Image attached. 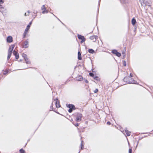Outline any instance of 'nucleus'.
<instances>
[{
    "instance_id": "19",
    "label": "nucleus",
    "mask_w": 153,
    "mask_h": 153,
    "mask_svg": "<svg viewBox=\"0 0 153 153\" xmlns=\"http://www.w3.org/2000/svg\"><path fill=\"white\" fill-rule=\"evenodd\" d=\"M117 51L116 50H113L112 51V52L115 54H116V53L117 52Z\"/></svg>"
},
{
    "instance_id": "17",
    "label": "nucleus",
    "mask_w": 153,
    "mask_h": 153,
    "mask_svg": "<svg viewBox=\"0 0 153 153\" xmlns=\"http://www.w3.org/2000/svg\"><path fill=\"white\" fill-rule=\"evenodd\" d=\"M27 41L26 42H25V44H24V47L25 48H27L28 47V46H27Z\"/></svg>"
},
{
    "instance_id": "25",
    "label": "nucleus",
    "mask_w": 153,
    "mask_h": 153,
    "mask_svg": "<svg viewBox=\"0 0 153 153\" xmlns=\"http://www.w3.org/2000/svg\"><path fill=\"white\" fill-rule=\"evenodd\" d=\"M98 91V89H95V90L94 91V93H97Z\"/></svg>"
},
{
    "instance_id": "30",
    "label": "nucleus",
    "mask_w": 153,
    "mask_h": 153,
    "mask_svg": "<svg viewBox=\"0 0 153 153\" xmlns=\"http://www.w3.org/2000/svg\"><path fill=\"white\" fill-rule=\"evenodd\" d=\"M130 75L131 76V77H133V75L131 74H130Z\"/></svg>"
},
{
    "instance_id": "24",
    "label": "nucleus",
    "mask_w": 153,
    "mask_h": 153,
    "mask_svg": "<svg viewBox=\"0 0 153 153\" xmlns=\"http://www.w3.org/2000/svg\"><path fill=\"white\" fill-rule=\"evenodd\" d=\"M73 109L70 108L68 110V111L69 112L71 113Z\"/></svg>"
},
{
    "instance_id": "8",
    "label": "nucleus",
    "mask_w": 153,
    "mask_h": 153,
    "mask_svg": "<svg viewBox=\"0 0 153 153\" xmlns=\"http://www.w3.org/2000/svg\"><path fill=\"white\" fill-rule=\"evenodd\" d=\"M82 115L80 114L78 117H76V121L77 122L81 120Z\"/></svg>"
},
{
    "instance_id": "32",
    "label": "nucleus",
    "mask_w": 153,
    "mask_h": 153,
    "mask_svg": "<svg viewBox=\"0 0 153 153\" xmlns=\"http://www.w3.org/2000/svg\"><path fill=\"white\" fill-rule=\"evenodd\" d=\"M27 12H28V13H30V12L29 11H28Z\"/></svg>"
},
{
    "instance_id": "20",
    "label": "nucleus",
    "mask_w": 153,
    "mask_h": 153,
    "mask_svg": "<svg viewBox=\"0 0 153 153\" xmlns=\"http://www.w3.org/2000/svg\"><path fill=\"white\" fill-rule=\"evenodd\" d=\"M116 55L117 56L120 57L121 56V54L120 53L117 52L116 53Z\"/></svg>"
},
{
    "instance_id": "2",
    "label": "nucleus",
    "mask_w": 153,
    "mask_h": 153,
    "mask_svg": "<svg viewBox=\"0 0 153 153\" xmlns=\"http://www.w3.org/2000/svg\"><path fill=\"white\" fill-rule=\"evenodd\" d=\"M132 79L131 78H130L129 77H126L124 78L123 80L125 82H128L129 83H134L135 84V82H136L134 80H131V81H127V79Z\"/></svg>"
},
{
    "instance_id": "10",
    "label": "nucleus",
    "mask_w": 153,
    "mask_h": 153,
    "mask_svg": "<svg viewBox=\"0 0 153 153\" xmlns=\"http://www.w3.org/2000/svg\"><path fill=\"white\" fill-rule=\"evenodd\" d=\"M67 106L69 108H71L73 109L74 108L75 106L74 105L71 104H69Z\"/></svg>"
},
{
    "instance_id": "16",
    "label": "nucleus",
    "mask_w": 153,
    "mask_h": 153,
    "mask_svg": "<svg viewBox=\"0 0 153 153\" xmlns=\"http://www.w3.org/2000/svg\"><path fill=\"white\" fill-rule=\"evenodd\" d=\"M88 52L90 53H93L94 52V51L92 49H90L88 50Z\"/></svg>"
},
{
    "instance_id": "7",
    "label": "nucleus",
    "mask_w": 153,
    "mask_h": 153,
    "mask_svg": "<svg viewBox=\"0 0 153 153\" xmlns=\"http://www.w3.org/2000/svg\"><path fill=\"white\" fill-rule=\"evenodd\" d=\"M13 54L15 56L16 59H18L19 58V54L17 52L14 51L13 52Z\"/></svg>"
},
{
    "instance_id": "3",
    "label": "nucleus",
    "mask_w": 153,
    "mask_h": 153,
    "mask_svg": "<svg viewBox=\"0 0 153 153\" xmlns=\"http://www.w3.org/2000/svg\"><path fill=\"white\" fill-rule=\"evenodd\" d=\"M31 23H32V22H30V23L27 26V27L26 28V29L25 30V32L24 33V37L25 36L26 34L27 33L29 29L31 24Z\"/></svg>"
},
{
    "instance_id": "22",
    "label": "nucleus",
    "mask_w": 153,
    "mask_h": 153,
    "mask_svg": "<svg viewBox=\"0 0 153 153\" xmlns=\"http://www.w3.org/2000/svg\"><path fill=\"white\" fill-rule=\"evenodd\" d=\"M123 64L124 66H126V62L125 61H123Z\"/></svg>"
},
{
    "instance_id": "27",
    "label": "nucleus",
    "mask_w": 153,
    "mask_h": 153,
    "mask_svg": "<svg viewBox=\"0 0 153 153\" xmlns=\"http://www.w3.org/2000/svg\"><path fill=\"white\" fill-rule=\"evenodd\" d=\"M107 124L108 125H110V124H111V123H110L109 122H108L107 123Z\"/></svg>"
},
{
    "instance_id": "12",
    "label": "nucleus",
    "mask_w": 153,
    "mask_h": 153,
    "mask_svg": "<svg viewBox=\"0 0 153 153\" xmlns=\"http://www.w3.org/2000/svg\"><path fill=\"white\" fill-rule=\"evenodd\" d=\"M56 107L57 108H59L60 107V105L59 102H58L57 100V99H56Z\"/></svg>"
},
{
    "instance_id": "14",
    "label": "nucleus",
    "mask_w": 153,
    "mask_h": 153,
    "mask_svg": "<svg viewBox=\"0 0 153 153\" xmlns=\"http://www.w3.org/2000/svg\"><path fill=\"white\" fill-rule=\"evenodd\" d=\"M125 132L128 136H129L131 134V132H129L127 130H125Z\"/></svg>"
},
{
    "instance_id": "26",
    "label": "nucleus",
    "mask_w": 153,
    "mask_h": 153,
    "mask_svg": "<svg viewBox=\"0 0 153 153\" xmlns=\"http://www.w3.org/2000/svg\"><path fill=\"white\" fill-rule=\"evenodd\" d=\"M132 153V149H129V153Z\"/></svg>"
},
{
    "instance_id": "21",
    "label": "nucleus",
    "mask_w": 153,
    "mask_h": 153,
    "mask_svg": "<svg viewBox=\"0 0 153 153\" xmlns=\"http://www.w3.org/2000/svg\"><path fill=\"white\" fill-rule=\"evenodd\" d=\"M19 151L21 153H24L25 151L22 149H20Z\"/></svg>"
},
{
    "instance_id": "28",
    "label": "nucleus",
    "mask_w": 153,
    "mask_h": 153,
    "mask_svg": "<svg viewBox=\"0 0 153 153\" xmlns=\"http://www.w3.org/2000/svg\"><path fill=\"white\" fill-rule=\"evenodd\" d=\"M82 143H82H81V145L82 146V147H81V149H83L82 147V146H83Z\"/></svg>"
},
{
    "instance_id": "5",
    "label": "nucleus",
    "mask_w": 153,
    "mask_h": 153,
    "mask_svg": "<svg viewBox=\"0 0 153 153\" xmlns=\"http://www.w3.org/2000/svg\"><path fill=\"white\" fill-rule=\"evenodd\" d=\"M42 10H43L42 12V13L43 14H44L45 13H48V11L46 10V8L45 7V5H43L41 8Z\"/></svg>"
},
{
    "instance_id": "4",
    "label": "nucleus",
    "mask_w": 153,
    "mask_h": 153,
    "mask_svg": "<svg viewBox=\"0 0 153 153\" xmlns=\"http://www.w3.org/2000/svg\"><path fill=\"white\" fill-rule=\"evenodd\" d=\"M78 37L79 39H81L82 40L81 41V43L84 42L85 41V38L83 36L80 35H78Z\"/></svg>"
},
{
    "instance_id": "23",
    "label": "nucleus",
    "mask_w": 153,
    "mask_h": 153,
    "mask_svg": "<svg viewBox=\"0 0 153 153\" xmlns=\"http://www.w3.org/2000/svg\"><path fill=\"white\" fill-rule=\"evenodd\" d=\"M89 74L91 76H93L94 75V74L93 73H89Z\"/></svg>"
},
{
    "instance_id": "29",
    "label": "nucleus",
    "mask_w": 153,
    "mask_h": 153,
    "mask_svg": "<svg viewBox=\"0 0 153 153\" xmlns=\"http://www.w3.org/2000/svg\"><path fill=\"white\" fill-rule=\"evenodd\" d=\"M75 126H79V124L78 123H76V125H75Z\"/></svg>"
},
{
    "instance_id": "9",
    "label": "nucleus",
    "mask_w": 153,
    "mask_h": 153,
    "mask_svg": "<svg viewBox=\"0 0 153 153\" xmlns=\"http://www.w3.org/2000/svg\"><path fill=\"white\" fill-rule=\"evenodd\" d=\"M22 56L24 58L25 60H26V63L27 64L30 63V62L28 61H27V60L26 58H27V55L25 54H23Z\"/></svg>"
},
{
    "instance_id": "33",
    "label": "nucleus",
    "mask_w": 153,
    "mask_h": 153,
    "mask_svg": "<svg viewBox=\"0 0 153 153\" xmlns=\"http://www.w3.org/2000/svg\"><path fill=\"white\" fill-rule=\"evenodd\" d=\"M25 16H26V13H25Z\"/></svg>"
},
{
    "instance_id": "18",
    "label": "nucleus",
    "mask_w": 153,
    "mask_h": 153,
    "mask_svg": "<svg viewBox=\"0 0 153 153\" xmlns=\"http://www.w3.org/2000/svg\"><path fill=\"white\" fill-rule=\"evenodd\" d=\"M90 38L91 40H93L94 39H95V40H96L95 37L94 36H90Z\"/></svg>"
},
{
    "instance_id": "15",
    "label": "nucleus",
    "mask_w": 153,
    "mask_h": 153,
    "mask_svg": "<svg viewBox=\"0 0 153 153\" xmlns=\"http://www.w3.org/2000/svg\"><path fill=\"white\" fill-rule=\"evenodd\" d=\"M136 22V21L135 19L134 18H133L131 20L132 24L133 25H134L135 24Z\"/></svg>"
},
{
    "instance_id": "31",
    "label": "nucleus",
    "mask_w": 153,
    "mask_h": 153,
    "mask_svg": "<svg viewBox=\"0 0 153 153\" xmlns=\"http://www.w3.org/2000/svg\"><path fill=\"white\" fill-rule=\"evenodd\" d=\"M85 82H86L87 83H88V81L87 80H85Z\"/></svg>"
},
{
    "instance_id": "6",
    "label": "nucleus",
    "mask_w": 153,
    "mask_h": 153,
    "mask_svg": "<svg viewBox=\"0 0 153 153\" xmlns=\"http://www.w3.org/2000/svg\"><path fill=\"white\" fill-rule=\"evenodd\" d=\"M7 40L8 42H11L13 41L12 37L11 36H8L7 38Z\"/></svg>"
},
{
    "instance_id": "11",
    "label": "nucleus",
    "mask_w": 153,
    "mask_h": 153,
    "mask_svg": "<svg viewBox=\"0 0 153 153\" xmlns=\"http://www.w3.org/2000/svg\"><path fill=\"white\" fill-rule=\"evenodd\" d=\"M78 59L80 60L82 59L81 55L80 52L79 51L78 52Z\"/></svg>"
},
{
    "instance_id": "13",
    "label": "nucleus",
    "mask_w": 153,
    "mask_h": 153,
    "mask_svg": "<svg viewBox=\"0 0 153 153\" xmlns=\"http://www.w3.org/2000/svg\"><path fill=\"white\" fill-rule=\"evenodd\" d=\"M76 79L78 81H81L82 79V77L81 76H79L77 77Z\"/></svg>"
},
{
    "instance_id": "1",
    "label": "nucleus",
    "mask_w": 153,
    "mask_h": 153,
    "mask_svg": "<svg viewBox=\"0 0 153 153\" xmlns=\"http://www.w3.org/2000/svg\"><path fill=\"white\" fill-rule=\"evenodd\" d=\"M15 45H12L10 47L8 53L7 60H8L10 58L12 53V51Z\"/></svg>"
}]
</instances>
